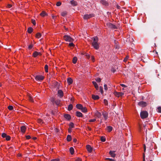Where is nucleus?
<instances>
[{
	"label": "nucleus",
	"mask_w": 161,
	"mask_h": 161,
	"mask_svg": "<svg viewBox=\"0 0 161 161\" xmlns=\"http://www.w3.org/2000/svg\"><path fill=\"white\" fill-rule=\"evenodd\" d=\"M98 38L97 37H93L92 45L93 47L96 49H98L99 47V43L98 42Z\"/></svg>",
	"instance_id": "nucleus-1"
},
{
	"label": "nucleus",
	"mask_w": 161,
	"mask_h": 161,
	"mask_svg": "<svg viewBox=\"0 0 161 161\" xmlns=\"http://www.w3.org/2000/svg\"><path fill=\"white\" fill-rule=\"evenodd\" d=\"M148 116V113L146 111H143L140 113V116L142 119H144L147 118Z\"/></svg>",
	"instance_id": "nucleus-2"
},
{
	"label": "nucleus",
	"mask_w": 161,
	"mask_h": 161,
	"mask_svg": "<svg viewBox=\"0 0 161 161\" xmlns=\"http://www.w3.org/2000/svg\"><path fill=\"white\" fill-rule=\"evenodd\" d=\"M64 39L66 41L72 42H73L74 40L68 35H65L64 36Z\"/></svg>",
	"instance_id": "nucleus-3"
},
{
	"label": "nucleus",
	"mask_w": 161,
	"mask_h": 161,
	"mask_svg": "<svg viewBox=\"0 0 161 161\" xmlns=\"http://www.w3.org/2000/svg\"><path fill=\"white\" fill-rule=\"evenodd\" d=\"M93 14H86L83 16V18L85 19H87L94 16Z\"/></svg>",
	"instance_id": "nucleus-4"
},
{
	"label": "nucleus",
	"mask_w": 161,
	"mask_h": 161,
	"mask_svg": "<svg viewBox=\"0 0 161 161\" xmlns=\"http://www.w3.org/2000/svg\"><path fill=\"white\" fill-rule=\"evenodd\" d=\"M114 94L115 96L117 97H122L124 94V93L122 92H118L116 91L114 92Z\"/></svg>",
	"instance_id": "nucleus-5"
},
{
	"label": "nucleus",
	"mask_w": 161,
	"mask_h": 161,
	"mask_svg": "<svg viewBox=\"0 0 161 161\" xmlns=\"http://www.w3.org/2000/svg\"><path fill=\"white\" fill-rule=\"evenodd\" d=\"M35 79L37 80L42 81L44 79V77L42 75H37L35 76Z\"/></svg>",
	"instance_id": "nucleus-6"
},
{
	"label": "nucleus",
	"mask_w": 161,
	"mask_h": 161,
	"mask_svg": "<svg viewBox=\"0 0 161 161\" xmlns=\"http://www.w3.org/2000/svg\"><path fill=\"white\" fill-rule=\"evenodd\" d=\"M138 104L140 106L142 107H144L146 106L147 103L145 102L141 101L139 102Z\"/></svg>",
	"instance_id": "nucleus-7"
},
{
	"label": "nucleus",
	"mask_w": 161,
	"mask_h": 161,
	"mask_svg": "<svg viewBox=\"0 0 161 161\" xmlns=\"http://www.w3.org/2000/svg\"><path fill=\"white\" fill-rule=\"evenodd\" d=\"M58 96H59L60 97H62L63 96L64 93L61 90H59L58 91Z\"/></svg>",
	"instance_id": "nucleus-8"
},
{
	"label": "nucleus",
	"mask_w": 161,
	"mask_h": 161,
	"mask_svg": "<svg viewBox=\"0 0 161 161\" xmlns=\"http://www.w3.org/2000/svg\"><path fill=\"white\" fill-rule=\"evenodd\" d=\"M102 114L105 120H107L108 118V113L106 112H103Z\"/></svg>",
	"instance_id": "nucleus-9"
},
{
	"label": "nucleus",
	"mask_w": 161,
	"mask_h": 161,
	"mask_svg": "<svg viewBox=\"0 0 161 161\" xmlns=\"http://www.w3.org/2000/svg\"><path fill=\"white\" fill-rule=\"evenodd\" d=\"M95 115L98 118H100L102 116V114L101 113L98 111H97L95 113Z\"/></svg>",
	"instance_id": "nucleus-10"
},
{
	"label": "nucleus",
	"mask_w": 161,
	"mask_h": 161,
	"mask_svg": "<svg viewBox=\"0 0 161 161\" xmlns=\"http://www.w3.org/2000/svg\"><path fill=\"white\" fill-rule=\"evenodd\" d=\"M86 148L87 151L91 153L92 151V148L91 146L89 145H87L86 146Z\"/></svg>",
	"instance_id": "nucleus-11"
},
{
	"label": "nucleus",
	"mask_w": 161,
	"mask_h": 161,
	"mask_svg": "<svg viewBox=\"0 0 161 161\" xmlns=\"http://www.w3.org/2000/svg\"><path fill=\"white\" fill-rule=\"evenodd\" d=\"M67 81L69 85L72 84L73 82L72 79L70 77H69L67 79Z\"/></svg>",
	"instance_id": "nucleus-12"
},
{
	"label": "nucleus",
	"mask_w": 161,
	"mask_h": 161,
	"mask_svg": "<svg viewBox=\"0 0 161 161\" xmlns=\"http://www.w3.org/2000/svg\"><path fill=\"white\" fill-rule=\"evenodd\" d=\"M26 129V127L24 126H22L20 128V130L22 133H24L25 132Z\"/></svg>",
	"instance_id": "nucleus-13"
},
{
	"label": "nucleus",
	"mask_w": 161,
	"mask_h": 161,
	"mask_svg": "<svg viewBox=\"0 0 161 161\" xmlns=\"http://www.w3.org/2000/svg\"><path fill=\"white\" fill-rule=\"evenodd\" d=\"M114 151H110L109 152V154L112 157H114L115 156V154L114 153Z\"/></svg>",
	"instance_id": "nucleus-14"
},
{
	"label": "nucleus",
	"mask_w": 161,
	"mask_h": 161,
	"mask_svg": "<svg viewBox=\"0 0 161 161\" xmlns=\"http://www.w3.org/2000/svg\"><path fill=\"white\" fill-rule=\"evenodd\" d=\"M92 98L94 100H97L99 99V97L97 95H92Z\"/></svg>",
	"instance_id": "nucleus-15"
},
{
	"label": "nucleus",
	"mask_w": 161,
	"mask_h": 161,
	"mask_svg": "<svg viewBox=\"0 0 161 161\" xmlns=\"http://www.w3.org/2000/svg\"><path fill=\"white\" fill-rule=\"evenodd\" d=\"M92 83L95 86V88L97 90H98V85L96 83V82L95 81H93L92 82Z\"/></svg>",
	"instance_id": "nucleus-16"
},
{
	"label": "nucleus",
	"mask_w": 161,
	"mask_h": 161,
	"mask_svg": "<svg viewBox=\"0 0 161 161\" xmlns=\"http://www.w3.org/2000/svg\"><path fill=\"white\" fill-rule=\"evenodd\" d=\"M64 117L66 119H67L68 120H70L71 119L70 116L67 114H65L64 115Z\"/></svg>",
	"instance_id": "nucleus-17"
},
{
	"label": "nucleus",
	"mask_w": 161,
	"mask_h": 161,
	"mask_svg": "<svg viewBox=\"0 0 161 161\" xmlns=\"http://www.w3.org/2000/svg\"><path fill=\"white\" fill-rule=\"evenodd\" d=\"M76 115L78 117H82V114L80 112H78V111H77L76 112Z\"/></svg>",
	"instance_id": "nucleus-18"
},
{
	"label": "nucleus",
	"mask_w": 161,
	"mask_h": 161,
	"mask_svg": "<svg viewBox=\"0 0 161 161\" xmlns=\"http://www.w3.org/2000/svg\"><path fill=\"white\" fill-rule=\"evenodd\" d=\"M100 2H101V3L102 4H103V5H106V6H108V3L105 0H102Z\"/></svg>",
	"instance_id": "nucleus-19"
},
{
	"label": "nucleus",
	"mask_w": 161,
	"mask_h": 161,
	"mask_svg": "<svg viewBox=\"0 0 161 161\" xmlns=\"http://www.w3.org/2000/svg\"><path fill=\"white\" fill-rule=\"evenodd\" d=\"M83 107L82 105L80 104H78L76 105V108L80 110L82 109Z\"/></svg>",
	"instance_id": "nucleus-20"
},
{
	"label": "nucleus",
	"mask_w": 161,
	"mask_h": 161,
	"mask_svg": "<svg viewBox=\"0 0 161 161\" xmlns=\"http://www.w3.org/2000/svg\"><path fill=\"white\" fill-rule=\"evenodd\" d=\"M109 26L111 28L113 29H117V27L115 26V25L112 24H110L109 25Z\"/></svg>",
	"instance_id": "nucleus-21"
},
{
	"label": "nucleus",
	"mask_w": 161,
	"mask_h": 161,
	"mask_svg": "<svg viewBox=\"0 0 161 161\" xmlns=\"http://www.w3.org/2000/svg\"><path fill=\"white\" fill-rule=\"evenodd\" d=\"M33 29L32 27H30L28 28L27 31L29 33H31L33 31Z\"/></svg>",
	"instance_id": "nucleus-22"
},
{
	"label": "nucleus",
	"mask_w": 161,
	"mask_h": 161,
	"mask_svg": "<svg viewBox=\"0 0 161 161\" xmlns=\"http://www.w3.org/2000/svg\"><path fill=\"white\" fill-rule=\"evenodd\" d=\"M77 60V58L76 57H74L73 59V60H72L73 63L74 64H75L76 63Z\"/></svg>",
	"instance_id": "nucleus-23"
},
{
	"label": "nucleus",
	"mask_w": 161,
	"mask_h": 161,
	"mask_svg": "<svg viewBox=\"0 0 161 161\" xmlns=\"http://www.w3.org/2000/svg\"><path fill=\"white\" fill-rule=\"evenodd\" d=\"M67 141L68 142L70 141L71 140V137L70 135H68L67 137Z\"/></svg>",
	"instance_id": "nucleus-24"
},
{
	"label": "nucleus",
	"mask_w": 161,
	"mask_h": 161,
	"mask_svg": "<svg viewBox=\"0 0 161 161\" xmlns=\"http://www.w3.org/2000/svg\"><path fill=\"white\" fill-rule=\"evenodd\" d=\"M81 110L83 112H86L87 111V109L86 107H83Z\"/></svg>",
	"instance_id": "nucleus-25"
},
{
	"label": "nucleus",
	"mask_w": 161,
	"mask_h": 161,
	"mask_svg": "<svg viewBox=\"0 0 161 161\" xmlns=\"http://www.w3.org/2000/svg\"><path fill=\"white\" fill-rule=\"evenodd\" d=\"M47 14L44 11H43L40 14V15L42 17L45 16Z\"/></svg>",
	"instance_id": "nucleus-26"
},
{
	"label": "nucleus",
	"mask_w": 161,
	"mask_h": 161,
	"mask_svg": "<svg viewBox=\"0 0 161 161\" xmlns=\"http://www.w3.org/2000/svg\"><path fill=\"white\" fill-rule=\"evenodd\" d=\"M73 108V105L71 104H69L68 107V110L69 111L71 110Z\"/></svg>",
	"instance_id": "nucleus-27"
},
{
	"label": "nucleus",
	"mask_w": 161,
	"mask_h": 161,
	"mask_svg": "<svg viewBox=\"0 0 161 161\" xmlns=\"http://www.w3.org/2000/svg\"><path fill=\"white\" fill-rule=\"evenodd\" d=\"M71 4L73 6H75L76 5V3L74 0H72L70 2Z\"/></svg>",
	"instance_id": "nucleus-28"
},
{
	"label": "nucleus",
	"mask_w": 161,
	"mask_h": 161,
	"mask_svg": "<svg viewBox=\"0 0 161 161\" xmlns=\"http://www.w3.org/2000/svg\"><path fill=\"white\" fill-rule=\"evenodd\" d=\"M112 127L111 126H108L107 127V130L108 132H110L112 130Z\"/></svg>",
	"instance_id": "nucleus-29"
},
{
	"label": "nucleus",
	"mask_w": 161,
	"mask_h": 161,
	"mask_svg": "<svg viewBox=\"0 0 161 161\" xmlns=\"http://www.w3.org/2000/svg\"><path fill=\"white\" fill-rule=\"evenodd\" d=\"M45 70L46 72L47 73L48 72V66L46 64L45 66Z\"/></svg>",
	"instance_id": "nucleus-30"
},
{
	"label": "nucleus",
	"mask_w": 161,
	"mask_h": 161,
	"mask_svg": "<svg viewBox=\"0 0 161 161\" xmlns=\"http://www.w3.org/2000/svg\"><path fill=\"white\" fill-rule=\"evenodd\" d=\"M153 144L155 145L154 143L153 142V143H152V142H150L149 143V145L150 146L149 148H150V149L151 150H152L153 149Z\"/></svg>",
	"instance_id": "nucleus-31"
},
{
	"label": "nucleus",
	"mask_w": 161,
	"mask_h": 161,
	"mask_svg": "<svg viewBox=\"0 0 161 161\" xmlns=\"http://www.w3.org/2000/svg\"><path fill=\"white\" fill-rule=\"evenodd\" d=\"M38 52L36 51L33 54V56L34 57H36L38 55Z\"/></svg>",
	"instance_id": "nucleus-32"
},
{
	"label": "nucleus",
	"mask_w": 161,
	"mask_h": 161,
	"mask_svg": "<svg viewBox=\"0 0 161 161\" xmlns=\"http://www.w3.org/2000/svg\"><path fill=\"white\" fill-rule=\"evenodd\" d=\"M37 122L38 123L42 124L43 123V122L42 120L40 119H37Z\"/></svg>",
	"instance_id": "nucleus-33"
},
{
	"label": "nucleus",
	"mask_w": 161,
	"mask_h": 161,
	"mask_svg": "<svg viewBox=\"0 0 161 161\" xmlns=\"http://www.w3.org/2000/svg\"><path fill=\"white\" fill-rule=\"evenodd\" d=\"M70 152L71 154H73L74 153V149L73 147H71L69 149Z\"/></svg>",
	"instance_id": "nucleus-34"
},
{
	"label": "nucleus",
	"mask_w": 161,
	"mask_h": 161,
	"mask_svg": "<svg viewBox=\"0 0 161 161\" xmlns=\"http://www.w3.org/2000/svg\"><path fill=\"white\" fill-rule=\"evenodd\" d=\"M67 14V13L66 11L63 12L61 13V15L64 17Z\"/></svg>",
	"instance_id": "nucleus-35"
},
{
	"label": "nucleus",
	"mask_w": 161,
	"mask_h": 161,
	"mask_svg": "<svg viewBox=\"0 0 161 161\" xmlns=\"http://www.w3.org/2000/svg\"><path fill=\"white\" fill-rule=\"evenodd\" d=\"M41 36V34L40 33H38L36 34V37L37 38H40Z\"/></svg>",
	"instance_id": "nucleus-36"
},
{
	"label": "nucleus",
	"mask_w": 161,
	"mask_h": 161,
	"mask_svg": "<svg viewBox=\"0 0 161 161\" xmlns=\"http://www.w3.org/2000/svg\"><path fill=\"white\" fill-rule=\"evenodd\" d=\"M54 103L57 105H58L60 104V101L58 100H57L55 101Z\"/></svg>",
	"instance_id": "nucleus-37"
},
{
	"label": "nucleus",
	"mask_w": 161,
	"mask_h": 161,
	"mask_svg": "<svg viewBox=\"0 0 161 161\" xmlns=\"http://www.w3.org/2000/svg\"><path fill=\"white\" fill-rule=\"evenodd\" d=\"M101 140L103 142H104L106 141L105 138L104 137L101 136Z\"/></svg>",
	"instance_id": "nucleus-38"
},
{
	"label": "nucleus",
	"mask_w": 161,
	"mask_h": 161,
	"mask_svg": "<svg viewBox=\"0 0 161 161\" xmlns=\"http://www.w3.org/2000/svg\"><path fill=\"white\" fill-rule=\"evenodd\" d=\"M99 89L101 93L103 94V87L101 86H100Z\"/></svg>",
	"instance_id": "nucleus-39"
},
{
	"label": "nucleus",
	"mask_w": 161,
	"mask_h": 161,
	"mask_svg": "<svg viewBox=\"0 0 161 161\" xmlns=\"http://www.w3.org/2000/svg\"><path fill=\"white\" fill-rule=\"evenodd\" d=\"M6 140L7 141H9L10 139V137L9 136H6L5 137Z\"/></svg>",
	"instance_id": "nucleus-40"
},
{
	"label": "nucleus",
	"mask_w": 161,
	"mask_h": 161,
	"mask_svg": "<svg viewBox=\"0 0 161 161\" xmlns=\"http://www.w3.org/2000/svg\"><path fill=\"white\" fill-rule=\"evenodd\" d=\"M8 108L9 110H12L13 109V107L12 106L10 105L8 107Z\"/></svg>",
	"instance_id": "nucleus-41"
},
{
	"label": "nucleus",
	"mask_w": 161,
	"mask_h": 161,
	"mask_svg": "<svg viewBox=\"0 0 161 161\" xmlns=\"http://www.w3.org/2000/svg\"><path fill=\"white\" fill-rule=\"evenodd\" d=\"M29 99L30 101L32 102H34L33 98L30 96L29 97Z\"/></svg>",
	"instance_id": "nucleus-42"
},
{
	"label": "nucleus",
	"mask_w": 161,
	"mask_h": 161,
	"mask_svg": "<svg viewBox=\"0 0 161 161\" xmlns=\"http://www.w3.org/2000/svg\"><path fill=\"white\" fill-rule=\"evenodd\" d=\"M69 126L70 128H73L74 127V124L73 123H71L69 124Z\"/></svg>",
	"instance_id": "nucleus-43"
},
{
	"label": "nucleus",
	"mask_w": 161,
	"mask_h": 161,
	"mask_svg": "<svg viewBox=\"0 0 161 161\" xmlns=\"http://www.w3.org/2000/svg\"><path fill=\"white\" fill-rule=\"evenodd\" d=\"M158 112L159 113H161V107H159L157 108Z\"/></svg>",
	"instance_id": "nucleus-44"
},
{
	"label": "nucleus",
	"mask_w": 161,
	"mask_h": 161,
	"mask_svg": "<svg viewBox=\"0 0 161 161\" xmlns=\"http://www.w3.org/2000/svg\"><path fill=\"white\" fill-rule=\"evenodd\" d=\"M95 80L97 82H100L101 81V79L100 78H97Z\"/></svg>",
	"instance_id": "nucleus-45"
},
{
	"label": "nucleus",
	"mask_w": 161,
	"mask_h": 161,
	"mask_svg": "<svg viewBox=\"0 0 161 161\" xmlns=\"http://www.w3.org/2000/svg\"><path fill=\"white\" fill-rule=\"evenodd\" d=\"M69 46L70 47H73L75 45L73 43H71L69 44Z\"/></svg>",
	"instance_id": "nucleus-46"
},
{
	"label": "nucleus",
	"mask_w": 161,
	"mask_h": 161,
	"mask_svg": "<svg viewBox=\"0 0 161 161\" xmlns=\"http://www.w3.org/2000/svg\"><path fill=\"white\" fill-rule=\"evenodd\" d=\"M96 120V119H90L89 120V122H94Z\"/></svg>",
	"instance_id": "nucleus-47"
},
{
	"label": "nucleus",
	"mask_w": 161,
	"mask_h": 161,
	"mask_svg": "<svg viewBox=\"0 0 161 161\" xmlns=\"http://www.w3.org/2000/svg\"><path fill=\"white\" fill-rule=\"evenodd\" d=\"M111 71L113 73H114L116 71V70L114 69V68H113L111 69Z\"/></svg>",
	"instance_id": "nucleus-48"
},
{
	"label": "nucleus",
	"mask_w": 161,
	"mask_h": 161,
	"mask_svg": "<svg viewBox=\"0 0 161 161\" xmlns=\"http://www.w3.org/2000/svg\"><path fill=\"white\" fill-rule=\"evenodd\" d=\"M6 136H7L6 134L5 133H2V136L3 138L5 137H6Z\"/></svg>",
	"instance_id": "nucleus-49"
},
{
	"label": "nucleus",
	"mask_w": 161,
	"mask_h": 161,
	"mask_svg": "<svg viewBox=\"0 0 161 161\" xmlns=\"http://www.w3.org/2000/svg\"><path fill=\"white\" fill-rule=\"evenodd\" d=\"M104 104L107 105L108 104V102L107 101V100H106V99H104Z\"/></svg>",
	"instance_id": "nucleus-50"
},
{
	"label": "nucleus",
	"mask_w": 161,
	"mask_h": 161,
	"mask_svg": "<svg viewBox=\"0 0 161 161\" xmlns=\"http://www.w3.org/2000/svg\"><path fill=\"white\" fill-rule=\"evenodd\" d=\"M61 3L60 2H58L56 3V5L58 6H59L61 5Z\"/></svg>",
	"instance_id": "nucleus-51"
},
{
	"label": "nucleus",
	"mask_w": 161,
	"mask_h": 161,
	"mask_svg": "<svg viewBox=\"0 0 161 161\" xmlns=\"http://www.w3.org/2000/svg\"><path fill=\"white\" fill-rule=\"evenodd\" d=\"M104 89L106 91L108 90V87L107 85L106 84H105L104 85Z\"/></svg>",
	"instance_id": "nucleus-52"
},
{
	"label": "nucleus",
	"mask_w": 161,
	"mask_h": 161,
	"mask_svg": "<svg viewBox=\"0 0 161 161\" xmlns=\"http://www.w3.org/2000/svg\"><path fill=\"white\" fill-rule=\"evenodd\" d=\"M82 161L81 159L80 158H77L75 159V161Z\"/></svg>",
	"instance_id": "nucleus-53"
},
{
	"label": "nucleus",
	"mask_w": 161,
	"mask_h": 161,
	"mask_svg": "<svg viewBox=\"0 0 161 161\" xmlns=\"http://www.w3.org/2000/svg\"><path fill=\"white\" fill-rule=\"evenodd\" d=\"M33 45L32 44H31L28 47V49H31V48L33 47Z\"/></svg>",
	"instance_id": "nucleus-54"
},
{
	"label": "nucleus",
	"mask_w": 161,
	"mask_h": 161,
	"mask_svg": "<svg viewBox=\"0 0 161 161\" xmlns=\"http://www.w3.org/2000/svg\"><path fill=\"white\" fill-rule=\"evenodd\" d=\"M31 21H32V23L34 25H36V22H35V20H33V19H32L31 20Z\"/></svg>",
	"instance_id": "nucleus-55"
},
{
	"label": "nucleus",
	"mask_w": 161,
	"mask_h": 161,
	"mask_svg": "<svg viewBox=\"0 0 161 161\" xmlns=\"http://www.w3.org/2000/svg\"><path fill=\"white\" fill-rule=\"evenodd\" d=\"M128 57H128L127 56H126V57L124 58V62H126V61H127V59H128Z\"/></svg>",
	"instance_id": "nucleus-56"
},
{
	"label": "nucleus",
	"mask_w": 161,
	"mask_h": 161,
	"mask_svg": "<svg viewBox=\"0 0 161 161\" xmlns=\"http://www.w3.org/2000/svg\"><path fill=\"white\" fill-rule=\"evenodd\" d=\"M91 59H92V61L93 62H94V61H95V59H94V57L93 56H92L91 57Z\"/></svg>",
	"instance_id": "nucleus-57"
},
{
	"label": "nucleus",
	"mask_w": 161,
	"mask_h": 161,
	"mask_svg": "<svg viewBox=\"0 0 161 161\" xmlns=\"http://www.w3.org/2000/svg\"><path fill=\"white\" fill-rule=\"evenodd\" d=\"M31 138V136L29 135L26 136V138L27 139H29Z\"/></svg>",
	"instance_id": "nucleus-58"
},
{
	"label": "nucleus",
	"mask_w": 161,
	"mask_h": 161,
	"mask_svg": "<svg viewBox=\"0 0 161 161\" xmlns=\"http://www.w3.org/2000/svg\"><path fill=\"white\" fill-rule=\"evenodd\" d=\"M106 160H109V161H114V160L112 159H111V158H106Z\"/></svg>",
	"instance_id": "nucleus-59"
},
{
	"label": "nucleus",
	"mask_w": 161,
	"mask_h": 161,
	"mask_svg": "<svg viewBox=\"0 0 161 161\" xmlns=\"http://www.w3.org/2000/svg\"><path fill=\"white\" fill-rule=\"evenodd\" d=\"M120 85L124 87H127V86L126 85H125L124 84H120Z\"/></svg>",
	"instance_id": "nucleus-60"
},
{
	"label": "nucleus",
	"mask_w": 161,
	"mask_h": 161,
	"mask_svg": "<svg viewBox=\"0 0 161 161\" xmlns=\"http://www.w3.org/2000/svg\"><path fill=\"white\" fill-rule=\"evenodd\" d=\"M86 55L87 58H90V56L89 54H87Z\"/></svg>",
	"instance_id": "nucleus-61"
},
{
	"label": "nucleus",
	"mask_w": 161,
	"mask_h": 161,
	"mask_svg": "<svg viewBox=\"0 0 161 161\" xmlns=\"http://www.w3.org/2000/svg\"><path fill=\"white\" fill-rule=\"evenodd\" d=\"M59 160L57 159H53L51 160V161H58Z\"/></svg>",
	"instance_id": "nucleus-62"
},
{
	"label": "nucleus",
	"mask_w": 161,
	"mask_h": 161,
	"mask_svg": "<svg viewBox=\"0 0 161 161\" xmlns=\"http://www.w3.org/2000/svg\"><path fill=\"white\" fill-rule=\"evenodd\" d=\"M73 142H77V139L75 138H74L73 139Z\"/></svg>",
	"instance_id": "nucleus-63"
},
{
	"label": "nucleus",
	"mask_w": 161,
	"mask_h": 161,
	"mask_svg": "<svg viewBox=\"0 0 161 161\" xmlns=\"http://www.w3.org/2000/svg\"><path fill=\"white\" fill-rule=\"evenodd\" d=\"M12 5L11 4H8V8H11L12 7Z\"/></svg>",
	"instance_id": "nucleus-64"
}]
</instances>
